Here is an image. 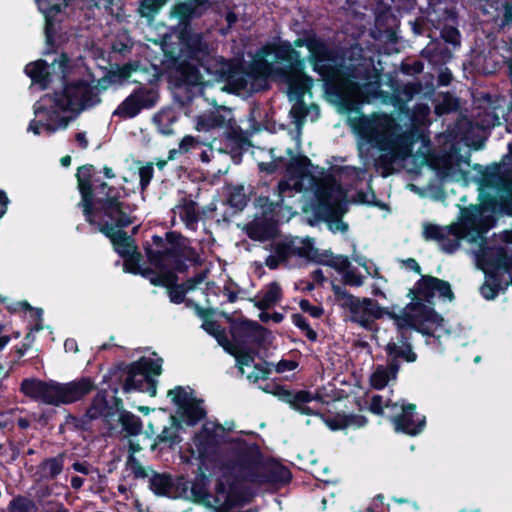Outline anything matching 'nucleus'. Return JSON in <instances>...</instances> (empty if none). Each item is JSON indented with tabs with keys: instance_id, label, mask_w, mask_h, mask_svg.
<instances>
[{
	"instance_id": "6e6552de",
	"label": "nucleus",
	"mask_w": 512,
	"mask_h": 512,
	"mask_svg": "<svg viewBox=\"0 0 512 512\" xmlns=\"http://www.w3.org/2000/svg\"><path fill=\"white\" fill-rule=\"evenodd\" d=\"M162 363V358L153 354L151 357H142L128 365L123 390L125 392L141 391L155 396L157 389L154 377L161 374Z\"/></svg>"
},
{
	"instance_id": "f03ea898",
	"label": "nucleus",
	"mask_w": 512,
	"mask_h": 512,
	"mask_svg": "<svg viewBox=\"0 0 512 512\" xmlns=\"http://www.w3.org/2000/svg\"><path fill=\"white\" fill-rule=\"evenodd\" d=\"M408 296L411 298L410 303L399 314L392 316L398 334L385 346L389 364L399 365V360L416 361L417 355L408 341L407 329H414L438 339L449 334L444 318L431 307L432 300L436 296L444 301L454 299L451 285L447 281L432 276H422L409 291Z\"/></svg>"
},
{
	"instance_id": "c85d7f7f",
	"label": "nucleus",
	"mask_w": 512,
	"mask_h": 512,
	"mask_svg": "<svg viewBox=\"0 0 512 512\" xmlns=\"http://www.w3.org/2000/svg\"><path fill=\"white\" fill-rule=\"evenodd\" d=\"M455 231L452 229V224L446 227H441L436 224H425L423 235L426 240H434L438 242L442 250L446 253H454L460 243L455 236Z\"/></svg>"
},
{
	"instance_id": "dca6fc26",
	"label": "nucleus",
	"mask_w": 512,
	"mask_h": 512,
	"mask_svg": "<svg viewBox=\"0 0 512 512\" xmlns=\"http://www.w3.org/2000/svg\"><path fill=\"white\" fill-rule=\"evenodd\" d=\"M483 211L485 210L481 204L462 210L460 222L452 224V229L459 241L463 239L471 243H477L479 240L484 241L483 234L486 229L483 226Z\"/></svg>"
},
{
	"instance_id": "2f4dec72",
	"label": "nucleus",
	"mask_w": 512,
	"mask_h": 512,
	"mask_svg": "<svg viewBox=\"0 0 512 512\" xmlns=\"http://www.w3.org/2000/svg\"><path fill=\"white\" fill-rule=\"evenodd\" d=\"M236 64L224 57L214 58L211 56L201 67L207 74L213 76L214 80L227 83L229 78H233Z\"/></svg>"
},
{
	"instance_id": "9b49d317",
	"label": "nucleus",
	"mask_w": 512,
	"mask_h": 512,
	"mask_svg": "<svg viewBox=\"0 0 512 512\" xmlns=\"http://www.w3.org/2000/svg\"><path fill=\"white\" fill-rule=\"evenodd\" d=\"M317 203L315 215L322 220L338 219L346 209L344 206L345 192L341 184L334 178L323 180L315 190Z\"/></svg>"
},
{
	"instance_id": "a878e982",
	"label": "nucleus",
	"mask_w": 512,
	"mask_h": 512,
	"mask_svg": "<svg viewBox=\"0 0 512 512\" xmlns=\"http://www.w3.org/2000/svg\"><path fill=\"white\" fill-rule=\"evenodd\" d=\"M94 389L95 383L89 377H82L67 383L57 382V406L79 401Z\"/></svg>"
},
{
	"instance_id": "603ef678",
	"label": "nucleus",
	"mask_w": 512,
	"mask_h": 512,
	"mask_svg": "<svg viewBox=\"0 0 512 512\" xmlns=\"http://www.w3.org/2000/svg\"><path fill=\"white\" fill-rule=\"evenodd\" d=\"M110 413V407L104 392H99L93 398L90 408L87 410V416L90 419L106 417Z\"/></svg>"
},
{
	"instance_id": "1a4fd4ad",
	"label": "nucleus",
	"mask_w": 512,
	"mask_h": 512,
	"mask_svg": "<svg viewBox=\"0 0 512 512\" xmlns=\"http://www.w3.org/2000/svg\"><path fill=\"white\" fill-rule=\"evenodd\" d=\"M476 267L485 274L480 292L487 300L494 299L503 284H512V258H476Z\"/></svg>"
},
{
	"instance_id": "79ce46f5",
	"label": "nucleus",
	"mask_w": 512,
	"mask_h": 512,
	"mask_svg": "<svg viewBox=\"0 0 512 512\" xmlns=\"http://www.w3.org/2000/svg\"><path fill=\"white\" fill-rule=\"evenodd\" d=\"M233 119H226V117L219 111H210L209 113L202 114L197 119V129L203 131H209L216 128H225Z\"/></svg>"
},
{
	"instance_id": "bb28decb",
	"label": "nucleus",
	"mask_w": 512,
	"mask_h": 512,
	"mask_svg": "<svg viewBox=\"0 0 512 512\" xmlns=\"http://www.w3.org/2000/svg\"><path fill=\"white\" fill-rule=\"evenodd\" d=\"M269 256H272L271 254ZM273 256H335L330 251L322 254L314 248L311 239H300L298 237L285 238L275 244Z\"/></svg>"
},
{
	"instance_id": "58836bf2",
	"label": "nucleus",
	"mask_w": 512,
	"mask_h": 512,
	"mask_svg": "<svg viewBox=\"0 0 512 512\" xmlns=\"http://www.w3.org/2000/svg\"><path fill=\"white\" fill-rule=\"evenodd\" d=\"M64 467V455L44 459L37 467L36 475L40 480H52L60 475Z\"/></svg>"
},
{
	"instance_id": "2eb2a0df",
	"label": "nucleus",
	"mask_w": 512,
	"mask_h": 512,
	"mask_svg": "<svg viewBox=\"0 0 512 512\" xmlns=\"http://www.w3.org/2000/svg\"><path fill=\"white\" fill-rule=\"evenodd\" d=\"M176 33L179 41L177 55L191 59L200 67L211 58L208 43L201 32H196L194 29H182Z\"/></svg>"
},
{
	"instance_id": "6e6d98bb",
	"label": "nucleus",
	"mask_w": 512,
	"mask_h": 512,
	"mask_svg": "<svg viewBox=\"0 0 512 512\" xmlns=\"http://www.w3.org/2000/svg\"><path fill=\"white\" fill-rule=\"evenodd\" d=\"M7 509L8 512H37L38 510L33 500L21 495L14 497Z\"/></svg>"
},
{
	"instance_id": "c03bdc74",
	"label": "nucleus",
	"mask_w": 512,
	"mask_h": 512,
	"mask_svg": "<svg viewBox=\"0 0 512 512\" xmlns=\"http://www.w3.org/2000/svg\"><path fill=\"white\" fill-rule=\"evenodd\" d=\"M436 24V13L429 14L428 17L418 16L414 20L409 21L412 32L416 36H427L431 39L433 36V29Z\"/></svg>"
},
{
	"instance_id": "c9c22d12",
	"label": "nucleus",
	"mask_w": 512,
	"mask_h": 512,
	"mask_svg": "<svg viewBox=\"0 0 512 512\" xmlns=\"http://www.w3.org/2000/svg\"><path fill=\"white\" fill-rule=\"evenodd\" d=\"M25 73L30 77L32 83L40 86L41 89H46L53 81V70L45 60L39 59L26 65ZM54 75H56L54 73Z\"/></svg>"
},
{
	"instance_id": "a211bd4d",
	"label": "nucleus",
	"mask_w": 512,
	"mask_h": 512,
	"mask_svg": "<svg viewBox=\"0 0 512 512\" xmlns=\"http://www.w3.org/2000/svg\"><path fill=\"white\" fill-rule=\"evenodd\" d=\"M74 0H37L39 10L45 17L46 51L44 54L56 53L55 37L57 35V15L65 11Z\"/></svg>"
},
{
	"instance_id": "412c9836",
	"label": "nucleus",
	"mask_w": 512,
	"mask_h": 512,
	"mask_svg": "<svg viewBox=\"0 0 512 512\" xmlns=\"http://www.w3.org/2000/svg\"><path fill=\"white\" fill-rule=\"evenodd\" d=\"M397 431L417 435L425 426V417L415 413V405L395 402L390 415Z\"/></svg>"
},
{
	"instance_id": "5701e85b",
	"label": "nucleus",
	"mask_w": 512,
	"mask_h": 512,
	"mask_svg": "<svg viewBox=\"0 0 512 512\" xmlns=\"http://www.w3.org/2000/svg\"><path fill=\"white\" fill-rule=\"evenodd\" d=\"M208 8V0H185L175 3L171 8V16L178 20L175 32L193 29L192 20L200 18Z\"/></svg>"
},
{
	"instance_id": "393cba45",
	"label": "nucleus",
	"mask_w": 512,
	"mask_h": 512,
	"mask_svg": "<svg viewBox=\"0 0 512 512\" xmlns=\"http://www.w3.org/2000/svg\"><path fill=\"white\" fill-rule=\"evenodd\" d=\"M20 390L25 396L35 401L57 406L56 381H43L37 378H27L22 381Z\"/></svg>"
},
{
	"instance_id": "69168bd1",
	"label": "nucleus",
	"mask_w": 512,
	"mask_h": 512,
	"mask_svg": "<svg viewBox=\"0 0 512 512\" xmlns=\"http://www.w3.org/2000/svg\"><path fill=\"white\" fill-rule=\"evenodd\" d=\"M154 174L153 163H148L145 166L139 168V177H140V188L141 190L147 189L149 186Z\"/></svg>"
},
{
	"instance_id": "9d476101",
	"label": "nucleus",
	"mask_w": 512,
	"mask_h": 512,
	"mask_svg": "<svg viewBox=\"0 0 512 512\" xmlns=\"http://www.w3.org/2000/svg\"><path fill=\"white\" fill-rule=\"evenodd\" d=\"M259 55L264 57H273L272 63L276 66V78L288 77L289 74L300 72L306 68V60L301 57L298 50L288 40L279 39L277 42H270L263 45Z\"/></svg>"
},
{
	"instance_id": "338daca9",
	"label": "nucleus",
	"mask_w": 512,
	"mask_h": 512,
	"mask_svg": "<svg viewBox=\"0 0 512 512\" xmlns=\"http://www.w3.org/2000/svg\"><path fill=\"white\" fill-rule=\"evenodd\" d=\"M116 82V73H111L110 71L104 75L100 79L95 78V82L93 83V87L97 88V94L101 96L103 91H106L109 86Z\"/></svg>"
},
{
	"instance_id": "423d86ee",
	"label": "nucleus",
	"mask_w": 512,
	"mask_h": 512,
	"mask_svg": "<svg viewBox=\"0 0 512 512\" xmlns=\"http://www.w3.org/2000/svg\"><path fill=\"white\" fill-rule=\"evenodd\" d=\"M178 258H123V261L117 260L115 265H122L126 273L139 274L154 285L168 287V297L172 303L180 304L185 299L184 289L176 282V272L181 271L176 268Z\"/></svg>"
},
{
	"instance_id": "473e14b6",
	"label": "nucleus",
	"mask_w": 512,
	"mask_h": 512,
	"mask_svg": "<svg viewBox=\"0 0 512 512\" xmlns=\"http://www.w3.org/2000/svg\"><path fill=\"white\" fill-rule=\"evenodd\" d=\"M257 58L254 59L246 68V75L253 81L266 82L269 78H276V66L267 58L257 53Z\"/></svg>"
},
{
	"instance_id": "ea45409f",
	"label": "nucleus",
	"mask_w": 512,
	"mask_h": 512,
	"mask_svg": "<svg viewBox=\"0 0 512 512\" xmlns=\"http://www.w3.org/2000/svg\"><path fill=\"white\" fill-rule=\"evenodd\" d=\"M347 260L348 258H327V260L322 263L337 267L342 273L346 284L350 286H361L363 284L364 276L351 269Z\"/></svg>"
},
{
	"instance_id": "20e7f679",
	"label": "nucleus",
	"mask_w": 512,
	"mask_h": 512,
	"mask_svg": "<svg viewBox=\"0 0 512 512\" xmlns=\"http://www.w3.org/2000/svg\"><path fill=\"white\" fill-rule=\"evenodd\" d=\"M51 67L53 73L57 74L62 81L63 89L55 91L53 95H45L42 100H48L52 107L62 111L81 113L99 105L102 102L101 96L97 94V88L93 87L95 76L88 71L85 77L68 80L72 69V60L67 53L62 52L55 58Z\"/></svg>"
},
{
	"instance_id": "4be33fe9",
	"label": "nucleus",
	"mask_w": 512,
	"mask_h": 512,
	"mask_svg": "<svg viewBox=\"0 0 512 512\" xmlns=\"http://www.w3.org/2000/svg\"><path fill=\"white\" fill-rule=\"evenodd\" d=\"M251 146V141L235 121H230L221 141L220 152L229 154L235 164L242 161L244 152Z\"/></svg>"
},
{
	"instance_id": "680f3d73",
	"label": "nucleus",
	"mask_w": 512,
	"mask_h": 512,
	"mask_svg": "<svg viewBox=\"0 0 512 512\" xmlns=\"http://www.w3.org/2000/svg\"><path fill=\"white\" fill-rule=\"evenodd\" d=\"M292 321L296 327L302 330L309 340L315 341L317 339V333L310 327L306 318L301 314H294L292 316Z\"/></svg>"
},
{
	"instance_id": "49530a36",
	"label": "nucleus",
	"mask_w": 512,
	"mask_h": 512,
	"mask_svg": "<svg viewBox=\"0 0 512 512\" xmlns=\"http://www.w3.org/2000/svg\"><path fill=\"white\" fill-rule=\"evenodd\" d=\"M368 141L381 152L396 151L395 139L385 131H380L374 128L371 129L369 131Z\"/></svg>"
},
{
	"instance_id": "0e129e2a",
	"label": "nucleus",
	"mask_w": 512,
	"mask_h": 512,
	"mask_svg": "<svg viewBox=\"0 0 512 512\" xmlns=\"http://www.w3.org/2000/svg\"><path fill=\"white\" fill-rule=\"evenodd\" d=\"M177 426L173 423L170 427H164L161 433L158 435L159 442H166L170 445L180 442L177 435Z\"/></svg>"
},
{
	"instance_id": "09e8293b",
	"label": "nucleus",
	"mask_w": 512,
	"mask_h": 512,
	"mask_svg": "<svg viewBox=\"0 0 512 512\" xmlns=\"http://www.w3.org/2000/svg\"><path fill=\"white\" fill-rule=\"evenodd\" d=\"M179 120L175 111L162 110L154 116V122L161 134L169 136L174 133L173 125Z\"/></svg>"
},
{
	"instance_id": "c756f323",
	"label": "nucleus",
	"mask_w": 512,
	"mask_h": 512,
	"mask_svg": "<svg viewBox=\"0 0 512 512\" xmlns=\"http://www.w3.org/2000/svg\"><path fill=\"white\" fill-rule=\"evenodd\" d=\"M264 390L276 395L280 400L287 402L292 408L302 414H313L314 409L309 405L315 397L307 391H289L281 386H273L271 390L264 388Z\"/></svg>"
},
{
	"instance_id": "de8ad7c7",
	"label": "nucleus",
	"mask_w": 512,
	"mask_h": 512,
	"mask_svg": "<svg viewBox=\"0 0 512 512\" xmlns=\"http://www.w3.org/2000/svg\"><path fill=\"white\" fill-rule=\"evenodd\" d=\"M281 297L282 291L280 286L273 282L262 292L255 305L259 309L265 310L277 304L281 300Z\"/></svg>"
},
{
	"instance_id": "774afa93",
	"label": "nucleus",
	"mask_w": 512,
	"mask_h": 512,
	"mask_svg": "<svg viewBox=\"0 0 512 512\" xmlns=\"http://www.w3.org/2000/svg\"><path fill=\"white\" fill-rule=\"evenodd\" d=\"M201 147V142L197 140L193 136H185L179 143V151L180 153H188L199 149Z\"/></svg>"
},
{
	"instance_id": "8fccbe9b",
	"label": "nucleus",
	"mask_w": 512,
	"mask_h": 512,
	"mask_svg": "<svg viewBox=\"0 0 512 512\" xmlns=\"http://www.w3.org/2000/svg\"><path fill=\"white\" fill-rule=\"evenodd\" d=\"M249 201V196L246 193L245 186L238 184L231 186L228 191L227 204L237 211H242Z\"/></svg>"
},
{
	"instance_id": "cd10ccee",
	"label": "nucleus",
	"mask_w": 512,
	"mask_h": 512,
	"mask_svg": "<svg viewBox=\"0 0 512 512\" xmlns=\"http://www.w3.org/2000/svg\"><path fill=\"white\" fill-rule=\"evenodd\" d=\"M458 14L454 8H445L436 13L435 30L440 32L444 43L451 44L454 48L461 45V34L457 28Z\"/></svg>"
},
{
	"instance_id": "37998d69",
	"label": "nucleus",
	"mask_w": 512,
	"mask_h": 512,
	"mask_svg": "<svg viewBox=\"0 0 512 512\" xmlns=\"http://www.w3.org/2000/svg\"><path fill=\"white\" fill-rule=\"evenodd\" d=\"M286 152L287 155L291 157L286 164V172L293 177L305 176L309 171V167L312 165L311 160L305 155L293 156V150L291 148H288Z\"/></svg>"
},
{
	"instance_id": "3c124183",
	"label": "nucleus",
	"mask_w": 512,
	"mask_h": 512,
	"mask_svg": "<svg viewBox=\"0 0 512 512\" xmlns=\"http://www.w3.org/2000/svg\"><path fill=\"white\" fill-rule=\"evenodd\" d=\"M150 489L159 496H170L173 491L172 478L167 474H154L150 478Z\"/></svg>"
},
{
	"instance_id": "7ed1b4c3",
	"label": "nucleus",
	"mask_w": 512,
	"mask_h": 512,
	"mask_svg": "<svg viewBox=\"0 0 512 512\" xmlns=\"http://www.w3.org/2000/svg\"><path fill=\"white\" fill-rule=\"evenodd\" d=\"M291 44L294 49L301 47L308 49V60L314 71L322 73L324 70H331L333 72L325 81V92L330 101L335 103L341 111L352 113L358 110L359 104L368 103L371 97H377L378 86L368 82L360 84L352 79L357 77L355 70L344 74L325 65L334 61L335 51L315 32L305 31L303 37L295 39Z\"/></svg>"
},
{
	"instance_id": "f3484780",
	"label": "nucleus",
	"mask_w": 512,
	"mask_h": 512,
	"mask_svg": "<svg viewBox=\"0 0 512 512\" xmlns=\"http://www.w3.org/2000/svg\"><path fill=\"white\" fill-rule=\"evenodd\" d=\"M157 100L158 96L151 88L138 87L118 105L113 112V116L124 120L134 118L142 110L154 107Z\"/></svg>"
},
{
	"instance_id": "4468645a",
	"label": "nucleus",
	"mask_w": 512,
	"mask_h": 512,
	"mask_svg": "<svg viewBox=\"0 0 512 512\" xmlns=\"http://www.w3.org/2000/svg\"><path fill=\"white\" fill-rule=\"evenodd\" d=\"M164 58L165 67L174 78L176 86L199 84L201 75L198 68L200 66L197 63H192L191 59L177 55L174 51H165Z\"/></svg>"
},
{
	"instance_id": "5fc2aeb1",
	"label": "nucleus",
	"mask_w": 512,
	"mask_h": 512,
	"mask_svg": "<svg viewBox=\"0 0 512 512\" xmlns=\"http://www.w3.org/2000/svg\"><path fill=\"white\" fill-rule=\"evenodd\" d=\"M166 2L167 0H141L138 7V13L142 18L152 21Z\"/></svg>"
},
{
	"instance_id": "e2e57ef3",
	"label": "nucleus",
	"mask_w": 512,
	"mask_h": 512,
	"mask_svg": "<svg viewBox=\"0 0 512 512\" xmlns=\"http://www.w3.org/2000/svg\"><path fill=\"white\" fill-rule=\"evenodd\" d=\"M392 403L389 399H384L381 395H374L370 403V411L374 414H383L384 408H390L392 410Z\"/></svg>"
},
{
	"instance_id": "0eeeda50",
	"label": "nucleus",
	"mask_w": 512,
	"mask_h": 512,
	"mask_svg": "<svg viewBox=\"0 0 512 512\" xmlns=\"http://www.w3.org/2000/svg\"><path fill=\"white\" fill-rule=\"evenodd\" d=\"M291 191L290 184L285 180H280L277 185L276 201H271L268 196H259L255 199V206L261 209L260 215H255L254 219L245 225V233L254 240L265 242L274 239L278 235L277 214L284 202V194Z\"/></svg>"
},
{
	"instance_id": "4d7b16f0",
	"label": "nucleus",
	"mask_w": 512,
	"mask_h": 512,
	"mask_svg": "<svg viewBox=\"0 0 512 512\" xmlns=\"http://www.w3.org/2000/svg\"><path fill=\"white\" fill-rule=\"evenodd\" d=\"M229 352L234 355L236 359V365L239 372L244 375L245 367L251 368L254 365V353L251 351H244L240 348L229 349Z\"/></svg>"
},
{
	"instance_id": "72a5a7b5",
	"label": "nucleus",
	"mask_w": 512,
	"mask_h": 512,
	"mask_svg": "<svg viewBox=\"0 0 512 512\" xmlns=\"http://www.w3.org/2000/svg\"><path fill=\"white\" fill-rule=\"evenodd\" d=\"M216 211L214 203L209 204L202 211H198L197 203L193 200H185L183 205L180 206V218L189 229H195L199 220L209 217L208 214Z\"/></svg>"
},
{
	"instance_id": "e433bc0d",
	"label": "nucleus",
	"mask_w": 512,
	"mask_h": 512,
	"mask_svg": "<svg viewBox=\"0 0 512 512\" xmlns=\"http://www.w3.org/2000/svg\"><path fill=\"white\" fill-rule=\"evenodd\" d=\"M321 419L331 430H342L346 428H361L366 425L367 419L363 415L356 414H336L330 416H321Z\"/></svg>"
},
{
	"instance_id": "4c0bfd02",
	"label": "nucleus",
	"mask_w": 512,
	"mask_h": 512,
	"mask_svg": "<svg viewBox=\"0 0 512 512\" xmlns=\"http://www.w3.org/2000/svg\"><path fill=\"white\" fill-rule=\"evenodd\" d=\"M422 91V85L420 82H408L406 84H397L393 88V104L398 107L399 110L407 108V103L413 99V97Z\"/></svg>"
},
{
	"instance_id": "a19ab883",
	"label": "nucleus",
	"mask_w": 512,
	"mask_h": 512,
	"mask_svg": "<svg viewBox=\"0 0 512 512\" xmlns=\"http://www.w3.org/2000/svg\"><path fill=\"white\" fill-rule=\"evenodd\" d=\"M399 370L397 363L388 366H378L370 377V383L375 389H383L390 380L396 378Z\"/></svg>"
},
{
	"instance_id": "7c9ffc66",
	"label": "nucleus",
	"mask_w": 512,
	"mask_h": 512,
	"mask_svg": "<svg viewBox=\"0 0 512 512\" xmlns=\"http://www.w3.org/2000/svg\"><path fill=\"white\" fill-rule=\"evenodd\" d=\"M277 80L287 84L288 95L297 100H301L312 86V78L306 74L305 69L289 74L288 77H277Z\"/></svg>"
},
{
	"instance_id": "13d9d810",
	"label": "nucleus",
	"mask_w": 512,
	"mask_h": 512,
	"mask_svg": "<svg viewBox=\"0 0 512 512\" xmlns=\"http://www.w3.org/2000/svg\"><path fill=\"white\" fill-rule=\"evenodd\" d=\"M120 421L122 423L124 430H126L130 435H137L142 430V423L140 418L132 413H122Z\"/></svg>"
},
{
	"instance_id": "a18cd8bd",
	"label": "nucleus",
	"mask_w": 512,
	"mask_h": 512,
	"mask_svg": "<svg viewBox=\"0 0 512 512\" xmlns=\"http://www.w3.org/2000/svg\"><path fill=\"white\" fill-rule=\"evenodd\" d=\"M423 54L429 57L431 62L436 64H446L453 58L452 51L441 42H435L428 45L424 50Z\"/></svg>"
},
{
	"instance_id": "b1692460",
	"label": "nucleus",
	"mask_w": 512,
	"mask_h": 512,
	"mask_svg": "<svg viewBox=\"0 0 512 512\" xmlns=\"http://www.w3.org/2000/svg\"><path fill=\"white\" fill-rule=\"evenodd\" d=\"M480 188V193L491 192L495 195L512 193V183L500 163L485 167L481 172Z\"/></svg>"
},
{
	"instance_id": "bf43d9fd",
	"label": "nucleus",
	"mask_w": 512,
	"mask_h": 512,
	"mask_svg": "<svg viewBox=\"0 0 512 512\" xmlns=\"http://www.w3.org/2000/svg\"><path fill=\"white\" fill-rule=\"evenodd\" d=\"M247 75L246 68L237 63L235 66V73H233V78H229L227 84L231 86L235 90H243L247 86Z\"/></svg>"
},
{
	"instance_id": "052dcab7",
	"label": "nucleus",
	"mask_w": 512,
	"mask_h": 512,
	"mask_svg": "<svg viewBox=\"0 0 512 512\" xmlns=\"http://www.w3.org/2000/svg\"><path fill=\"white\" fill-rule=\"evenodd\" d=\"M18 305L23 309H29L31 312H33L35 314L36 319H37V322L35 323V325L31 328L30 332L25 337V340H26L25 344H29V346H30L31 343L34 341V335H33L34 332H38L43 328L42 318H41L42 310H40V309L34 310L33 308L30 307V305L27 302H20V303H18Z\"/></svg>"
},
{
	"instance_id": "6ab92c4d",
	"label": "nucleus",
	"mask_w": 512,
	"mask_h": 512,
	"mask_svg": "<svg viewBox=\"0 0 512 512\" xmlns=\"http://www.w3.org/2000/svg\"><path fill=\"white\" fill-rule=\"evenodd\" d=\"M168 396L177 407V414L188 425H195L204 416L205 410L188 389L176 387L169 390Z\"/></svg>"
},
{
	"instance_id": "864d4df0",
	"label": "nucleus",
	"mask_w": 512,
	"mask_h": 512,
	"mask_svg": "<svg viewBox=\"0 0 512 512\" xmlns=\"http://www.w3.org/2000/svg\"><path fill=\"white\" fill-rule=\"evenodd\" d=\"M398 158V154L396 151H386L382 152L375 159V167L378 170H381L382 177H388L394 173V163Z\"/></svg>"
},
{
	"instance_id": "aec40b11",
	"label": "nucleus",
	"mask_w": 512,
	"mask_h": 512,
	"mask_svg": "<svg viewBox=\"0 0 512 512\" xmlns=\"http://www.w3.org/2000/svg\"><path fill=\"white\" fill-rule=\"evenodd\" d=\"M152 244L155 250L147 247L145 256H186L189 241L177 231H168L164 236L153 235Z\"/></svg>"
},
{
	"instance_id": "f8f14e48",
	"label": "nucleus",
	"mask_w": 512,
	"mask_h": 512,
	"mask_svg": "<svg viewBox=\"0 0 512 512\" xmlns=\"http://www.w3.org/2000/svg\"><path fill=\"white\" fill-rule=\"evenodd\" d=\"M341 306L348 312V320L371 330L374 322L383 315L382 308L370 298H358L339 287L334 289Z\"/></svg>"
},
{
	"instance_id": "f257e3e1",
	"label": "nucleus",
	"mask_w": 512,
	"mask_h": 512,
	"mask_svg": "<svg viewBox=\"0 0 512 512\" xmlns=\"http://www.w3.org/2000/svg\"><path fill=\"white\" fill-rule=\"evenodd\" d=\"M93 171L92 164L77 170V188L81 195L77 207L82 209L86 222L111 241L118 256H143L132 235L123 230L133 219L125 211L128 205L120 200V190L93 177Z\"/></svg>"
},
{
	"instance_id": "39448f33",
	"label": "nucleus",
	"mask_w": 512,
	"mask_h": 512,
	"mask_svg": "<svg viewBox=\"0 0 512 512\" xmlns=\"http://www.w3.org/2000/svg\"><path fill=\"white\" fill-rule=\"evenodd\" d=\"M222 477H229L240 482H248L267 489H274L288 483L291 479L290 471L277 462H263L255 448L246 444L239 445V451L233 455L229 462L220 467Z\"/></svg>"
},
{
	"instance_id": "f704fd0d",
	"label": "nucleus",
	"mask_w": 512,
	"mask_h": 512,
	"mask_svg": "<svg viewBox=\"0 0 512 512\" xmlns=\"http://www.w3.org/2000/svg\"><path fill=\"white\" fill-rule=\"evenodd\" d=\"M479 200L483 209L487 212L503 211L512 215V193L495 195L491 192H481L479 193Z\"/></svg>"
},
{
	"instance_id": "ddd939ff",
	"label": "nucleus",
	"mask_w": 512,
	"mask_h": 512,
	"mask_svg": "<svg viewBox=\"0 0 512 512\" xmlns=\"http://www.w3.org/2000/svg\"><path fill=\"white\" fill-rule=\"evenodd\" d=\"M222 432L223 428L220 425L205 423L192 440L191 454L199 459L207 469L208 463L218 458Z\"/></svg>"
}]
</instances>
